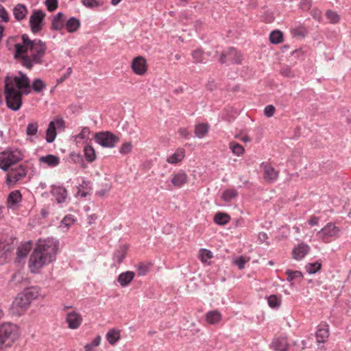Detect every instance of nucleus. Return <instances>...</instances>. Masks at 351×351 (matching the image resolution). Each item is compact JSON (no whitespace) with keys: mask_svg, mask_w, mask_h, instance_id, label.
Here are the masks:
<instances>
[{"mask_svg":"<svg viewBox=\"0 0 351 351\" xmlns=\"http://www.w3.org/2000/svg\"><path fill=\"white\" fill-rule=\"evenodd\" d=\"M23 44L15 45L16 58H21L22 64L31 69L34 64H40L46 52V44L40 40H31L27 35L21 37Z\"/></svg>","mask_w":351,"mask_h":351,"instance_id":"f257e3e1","label":"nucleus"},{"mask_svg":"<svg viewBox=\"0 0 351 351\" xmlns=\"http://www.w3.org/2000/svg\"><path fill=\"white\" fill-rule=\"evenodd\" d=\"M19 76L7 75L5 78V95L8 108L16 111L22 105L23 93H30V82L28 77L19 71Z\"/></svg>","mask_w":351,"mask_h":351,"instance_id":"f03ea898","label":"nucleus"},{"mask_svg":"<svg viewBox=\"0 0 351 351\" xmlns=\"http://www.w3.org/2000/svg\"><path fill=\"white\" fill-rule=\"evenodd\" d=\"M58 250V242L56 239H39L29 258V267L31 271L36 273L44 265L53 261Z\"/></svg>","mask_w":351,"mask_h":351,"instance_id":"7ed1b4c3","label":"nucleus"},{"mask_svg":"<svg viewBox=\"0 0 351 351\" xmlns=\"http://www.w3.org/2000/svg\"><path fill=\"white\" fill-rule=\"evenodd\" d=\"M19 336L18 327L11 323H4L0 326V350L4 347L10 346Z\"/></svg>","mask_w":351,"mask_h":351,"instance_id":"20e7f679","label":"nucleus"},{"mask_svg":"<svg viewBox=\"0 0 351 351\" xmlns=\"http://www.w3.org/2000/svg\"><path fill=\"white\" fill-rule=\"evenodd\" d=\"M16 243L14 238L0 235V261L5 262L11 257Z\"/></svg>","mask_w":351,"mask_h":351,"instance_id":"39448f33","label":"nucleus"},{"mask_svg":"<svg viewBox=\"0 0 351 351\" xmlns=\"http://www.w3.org/2000/svg\"><path fill=\"white\" fill-rule=\"evenodd\" d=\"M23 158V155L19 150H6L0 153V168L7 171L10 167Z\"/></svg>","mask_w":351,"mask_h":351,"instance_id":"423d86ee","label":"nucleus"},{"mask_svg":"<svg viewBox=\"0 0 351 351\" xmlns=\"http://www.w3.org/2000/svg\"><path fill=\"white\" fill-rule=\"evenodd\" d=\"M96 142L104 147L112 148L119 142V138L110 132H101L95 134Z\"/></svg>","mask_w":351,"mask_h":351,"instance_id":"0eeeda50","label":"nucleus"},{"mask_svg":"<svg viewBox=\"0 0 351 351\" xmlns=\"http://www.w3.org/2000/svg\"><path fill=\"white\" fill-rule=\"evenodd\" d=\"M45 12L41 10H34L29 16V26L32 32L38 33L44 26Z\"/></svg>","mask_w":351,"mask_h":351,"instance_id":"6e6552de","label":"nucleus"},{"mask_svg":"<svg viewBox=\"0 0 351 351\" xmlns=\"http://www.w3.org/2000/svg\"><path fill=\"white\" fill-rule=\"evenodd\" d=\"M27 175V170L23 165L11 168L7 174L6 183L8 186L14 185L17 182L24 178Z\"/></svg>","mask_w":351,"mask_h":351,"instance_id":"1a4fd4ad","label":"nucleus"},{"mask_svg":"<svg viewBox=\"0 0 351 351\" xmlns=\"http://www.w3.org/2000/svg\"><path fill=\"white\" fill-rule=\"evenodd\" d=\"M339 231V228L335 224L328 223L317 232V236H319V239L324 242L327 243L328 242L329 237H338Z\"/></svg>","mask_w":351,"mask_h":351,"instance_id":"9d476101","label":"nucleus"},{"mask_svg":"<svg viewBox=\"0 0 351 351\" xmlns=\"http://www.w3.org/2000/svg\"><path fill=\"white\" fill-rule=\"evenodd\" d=\"M227 60L232 63L239 64L242 60V56L234 48H230L221 54L219 61L224 64Z\"/></svg>","mask_w":351,"mask_h":351,"instance_id":"9b49d317","label":"nucleus"},{"mask_svg":"<svg viewBox=\"0 0 351 351\" xmlns=\"http://www.w3.org/2000/svg\"><path fill=\"white\" fill-rule=\"evenodd\" d=\"M30 304L29 300L26 297H23V293L21 292L13 301L12 307L15 309L14 313L21 315L26 311Z\"/></svg>","mask_w":351,"mask_h":351,"instance_id":"f8f14e48","label":"nucleus"},{"mask_svg":"<svg viewBox=\"0 0 351 351\" xmlns=\"http://www.w3.org/2000/svg\"><path fill=\"white\" fill-rule=\"evenodd\" d=\"M132 69L138 75H143L147 70L146 60L142 56L135 58L132 62Z\"/></svg>","mask_w":351,"mask_h":351,"instance_id":"ddd939ff","label":"nucleus"},{"mask_svg":"<svg viewBox=\"0 0 351 351\" xmlns=\"http://www.w3.org/2000/svg\"><path fill=\"white\" fill-rule=\"evenodd\" d=\"M66 322L69 328L77 329L82 322V317L78 312L71 311L66 313Z\"/></svg>","mask_w":351,"mask_h":351,"instance_id":"4468645a","label":"nucleus"},{"mask_svg":"<svg viewBox=\"0 0 351 351\" xmlns=\"http://www.w3.org/2000/svg\"><path fill=\"white\" fill-rule=\"evenodd\" d=\"M329 336L328 325L326 324H320L317 326L315 333V337L318 343H324Z\"/></svg>","mask_w":351,"mask_h":351,"instance_id":"2eb2a0df","label":"nucleus"},{"mask_svg":"<svg viewBox=\"0 0 351 351\" xmlns=\"http://www.w3.org/2000/svg\"><path fill=\"white\" fill-rule=\"evenodd\" d=\"M22 196L19 191L11 192L7 199V205L9 208L15 209L21 201Z\"/></svg>","mask_w":351,"mask_h":351,"instance_id":"dca6fc26","label":"nucleus"},{"mask_svg":"<svg viewBox=\"0 0 351 351\" xmlns=\"http://www.w3.org/2000/svg\"><path fill=\"white\" fill-rule=\"evenodd\" d=\"M66 18L62 12H58L51 19V28L55 30H61L65 25Z\"/></svg>","mask_w":351,"mask_h":351,"instance_id":"f3484780","label":"nucleus"},{"mask_svg":"<svg viewBox=\"0 0 351 351\" xmlns=\"http://www.w3.org/2000/svg\"><path fill=\"white\" fill-rule=\"evenodd\" d=\"M309 251V246L305 243L299 244L293 250V258L295 260H301Z\"/></svg>","mask_w":351,"mask_h":351,"instance_id":"a211bd4d","label":"nucleus"},{"mask_svg":"<svg viewBox=\"0 0 351 351\" xmlns=\"http://www.w3.org/2000/svg\"><path fill=\"white\" fill-rule=\"evenodd\" d=\"M135 274L133 271H127L120 274L118 276L117 281L122 287L128 286L134 278Z\"/></svg>","mask_w":351,"mask_h":351,"instance_id":"6ab92c4d","label":"nucleus"},{"mask_svg":"<svg viewBox=\"0 0 351 351\" xmlns=\"http://www.w3.org/2000/svg\"><path fill=\"white\" fill-rule=\"evenodd\" d=\"M38 160L40 163L46 164L50 167L58 166L60 162V158L53 154L41 156L39 158Z\"/></svg>","mask_w":351,"mask_h":351,"instance_id":"aec40b11","label":"nucleus"},{"mask_svg":"<svg viewBox=\"0 0 351 351\" xmlns=\"http://www.w3.org/2000/svg\"><path fill=\"white\" fill-rule=\"evenodd\" d=\"M188 176L184 171H179L173 175L171 182L174 186L181 187L187 182Z\"/></svg>","mask_w":351,"mask_h":351,"instance_id":"412c9836","label":"nucleus"},{"mask_svg":"<svg viewBox=\"0 0 351 351\" xmlns=\"http://www.w3.org/2000/svg\"><path fill=\"white\" fill-rule=\"evenodd\" d=\"M278 177V173L271 165L264 166V179L266 182H272Z\"/></svg>","mask_w":351,"mask_h":351,"instance_id":"4be33fe9","label":"nucleus"},{"mask_svg":"<svg viewBox=\"0 0 351 351\" xmlns=\"http://www.w3.org/2000/svg\"><path fill=\"white\" fill-rule=\"evenodd\" d=\"M53 195L56 197L58 203H62L65 201L67 192L66 190L62 186H55L51 191Z\"/></svg>","mask_w":351,"mask_h":351,"instance_id":"5701e85b","label":"nucleus"},{"mask_svg":"<svg viewBox=\"0 0 351 351\" xmlns=\"http://www.w3.org/2000/svg\"><path fill=\"white\" fill-rule=\"evenodd\" d=\"M27 14V10L23 4L19 3L13 9V15L19 21L25 19Z\"/></svg>","mask_w":351,"mask_h":351,"instance_id":"b1692460","label":"nucleus"},{"mask_svg":"<svg viewBox=\"0 0 351 351\" xmlns=\"http://www.w3.org/2000/svg\"><path fill=\"white\" fill-rule=\"evenodd\" d=\"M185 156V152L183 149H178L173 154L169 156L167 162L170 164H177L181 162Z\"/></svg>","mask_w":351,"mask_h":351,"instance_id":"393cba45","label":"nucleus"},{"mask_svg":"<svg viewBox=\"0 0 351 351\" xmlns=\"http://www.w3.org/2000/svg\"><path fill=\"white\" fill-rule=\"evenodd\" d=\"M221 319V314L218 310H213L206 314V320L210 324H218Z\"/></svg>","mask_w":351,"mask_h":351,"instance_id":"a878e982","label":"nucleus"},{"mask_svg":"<svg viewBox=\"0 0 351 351\" xmlns=\"http://www.w3.org/2000/svg\"><path fill=\"white\" fill-rule=\"evenodd\" d=\"M64 26L69 33L75 32L80 26V21L75 17H71L65 22Z\"/></svg>","mask_w":351,"mask_h":351,"instance_id":"bb28decb","label":"nucleus"},{"mask_svg":"<svg viewBox=\"0 0 351 351\" xmlns=\"http://www.w3.org/2000/svg\"><path fill=\"white\" fill-rule=\"evenodd\" d=\"M23 297H26L30 302L38 298L39 295V289L38 287H32L24 289L23 291Z\"/></svg>","mask_w":351,"mask_h":351,"instance_id":"cd10ccee","label":"nucleus"},{"mask_svg":"<svg viewBox=\"0 0 351 351\" xmlns=\"http://www.w3.org/2000/svg\"><path fill=\"white\" fill-rule=\"evenodd\" d=\"M272 348L276 351H287L288 343L285 339H275L271 343Z\"/></svg>","mask_w":351,"mask_h":351,"instance_id":"c85d7f7f","label":"nucleus"},{"mask_svg":"<svg viewBox=\"0 0 351 351\" xmlns=\"http://www.w3.org/2000/svg\"><path fill=\"white\" fill-rule=\"evenodd\" d=\"M208 130L209 125L207 123H199L195 127V136L202 138L207 134Z\"/></svg>","mask_w":351,"mask_h":351,"instance_id":"c756f323","label":"nucleus"},{"mask_svg":"<svg viewBox=\"0 0 351 351\" xmlns=\"http://www.w3.org/2000/svg\"><path fill=\"white\" fill-rule=\"evenodd\" d=\"M84 153L86 160L89 162H93L96 160L97 156L95 150L90 145H86L84 148Z\"/></svg>","mask_w":351,"mask_h":351,"instance_id":"7c9ffc66","label":"nucleus"},{"mask_svg":"<svg viewBox=\"0 0 351 351\" xmlns=\"http://www.w3.org/2000/svg\"><path fill=\"white\" fill-rule=\"evenodd\" d=\"M229 148L237 156H241L245 153V149L243 146L235 141H231L229 143Z\"/></svg>","mask_w":351,"mask_h":351,"instance_id":"2f4dec72","label":"nucleus"},{"mask_svg":"<svg viewBox=\"0 0 351 351\" xmlns=\"http://www.w3.org/2000/svg\"><path fill=\"white\" fill-rule=\"evenodd\" d=\"M128 247L125 245L120 246L114 254V259L120 264L125 257Z\"/></svg>","mask_w":351,"mask_h":351,"instance_id":"473e14b6","label":"nucleus"},{"mask_svg":"<svg viewBox=\"0 0 351 351\" xmlns=\"http://www.w3.org/2000/svg\"><path fill=\"white\" fill-rule=\"evenodd\" d=\"M56 127L53 126V123H49L46 131V141L47 143H52L56 137Z\"/></svg>","mask_w":351,"mask_h":351,"instance_id":"72a5a7b5","label":"nucleus"},{"mask_svg":"<svg viewBox=\"0 0 351 351\" xmlns=\"http://www.w3.org/2000/svg\"><path fill=\"white\" fill-rule=\"evenodd\" d=\"M32 248V243L27 242L22 244L20 247H19L17 250V256L19 258H25L27 254L29 252Z\"/></svg>","mask_w":351,"mask_h":351,"instance_id":"f704fd0d","label":"nucleus"},{"mask_svg":"<svg viewBox=\"0 0 351 351\" xmlns=\"http://www.w3.org/2000/svg\"><path fill=\"white\" fill-rule=\"evenodd\" d=\"M238 195V192L234 189H228L223 191L221 195V199L224 202H230L232 199L236 198Z\"/></svg>","mask_w":351,"mask_h":351,"instance_id":"c9c22d12","label":"nucleus"},{"mask_svg":"<svg viewBox=\"0 0 351 351\" xmlns=\"http://www.w3.org/2000/svg\"><path fill=\"white\" fill-rule=\"evenodd\" d=\"M230 220V216L224 213H217L214 217V221L219 225H225L228 223Z\"/></svg>","mask_w":351,"mask_h":351,"instance_id":"e433bc0d","label":"nucleus"},{"mask_svg":"<svg viewBox=\"0 0 351 351\" xmlns=\"http://www.w3.org/2000/svg\"><path fill=\"white\" fill-rule=\"evenodd\" d=\"M120 338L119 332L114 329L110 330L106 334V339L111 345L114 344Z\"/></svg>","mask_w":351,"mask_h":351,"instance_id":"4c0bfd02","label":"nucleus"},{"mask_svg":"<svg viewBox=\"0 0 351 351\" xmlns=\"http://www.w3.org/2000/svg\"><path fill=\"white\" fill-rule=\"evenodd\" d=\"M38 123L36 121H32L27 124L26 128V134L29 136H34L37 134Z\"/></svg>","mask_w":351,"mask_h":351,"instance_id":"58836bf2","label":"nucleus"},{"mask_svg":"<svg viewBox=\"0 0 351 351\" xmlns=\"http://www.w3.org/2000/svg\"><path fill=\"white\" fill-rule=\"evenodd\" d=\"M285 274L287 275V280L289 282L293 281L294 279H302L303 277L302 272L297 270L287 269Z\"/></svg>","mask_w":351,"mask_h":351,"instance_id":"ea45409f","label":"nucleus"},{"mask_svg":"<svg viewBox=\"0 0 351 351\" xmlns=\"http://www.w3.org/2000/svg\"><path fill=\"white\" fill-rule=\"evenodd\" d=\"M322 264L319 262L308 263L306 265V271L310 274H313L321 269Z\"/></svg>","mask_w":351,"mask_h":351,"instance_id":"a19ab883","label":"nucleus"},{"mask_svg":"<svg viewBox=\"0 0 351 351\" xmlns=\"http://www.w3.org/2000/svg\"><path fill=\"white\" fill-rule=\"evenodd\" d=\"M282 34L280 31H273L269 36L271 43L274 44H278L282 41Z\"/></svg>","mask_w":351,"mask_h":351,"instance_id":"79ce46f5","label":"nucleus"},{"mask_svg":"<svg viewBox=\"0 0 351 351\" xmlns=\"http://www.w3.org/2000/svg\"><path fill=\"white\" fill-rule=\"evenodd\" d=\"M101 339V338L99 335L97 336L90 343H87L84 346V351H96L95 348L100 344Z\"/></svg>","mask_w":351,"mask_h":351,"instance_id":"37998d69","label":"nucleus"},{"mask_svg":"<svg viewBox=\"0 0 351 351\" xmlns=\"http://www.w3.org/2000/svg\"><path fill=\"white\" fill-rule=\"evenodd\" d=\"M46 88L45 83L40 78H36L32 83V88L35 92L40 93Z\"/></svg>","mask_w":351,"mask_h":351,"instance_id":"c03bdc74","label":"nucleus"},{"mask_svg":"<svg viewBox=\"0 0 351 351\" xmlns=\"http://www.w3.org/2000/svg\"><path fill=\"white\" fill-rule=\"evenodd\" d=\"M150 266V263H145L142 262L138 263L137 265L138 274L139 276L146 275L149 271Z\"/></svg>","mask_w":351,"mask_h":351,"instance_id":"a18cd8bd","label":"nucleus"},{"mask_svg":"<svg viewBox=\"0 0 351 351\" xmlns=\"http://www.w3.org/2000/svg\"><path fill=\"white\" fill-rule=\"evenodd\" d=\"M199 256L203 263H209V261L213 257V254L208 250L202 249L199 252Z\"/></svg>","mask_w":351,"mask_h":351,"instance_id":"49530a36","label":"nucleus"},{"mask_svg":"<svg viewBox=\"0 0 351 351\" xmlns=\"http://www.w3.org/2000/svg\"><path fill=\"white\" fill-rule=\"evenodd\" d=\"M326 18L331 23H337L339 21L340 16L335 11L328 10L326 13Z\"/></svg>","mask_w":351,"mask_h":351,"instance_id":"de8ad7c7","label":"nucleus"},{"mask_svg":"<svg viewBox=\"0 0 351 351\" xmlns=\"http://www.w3.org/2000/svg\"><path fill=\"white\" fill-rule=\"evenodd\" d=\"M194 62L201 63L204 60V51L201 49H197L192 52Z\"/></svg>","mask_w":351,"mask_h":351,"instance_id":"09e8293b","label":"nucleus"},{"mask_svg":"<svg viewBox=\"0 0 351 351\" xmlns=\"http://www.w3.org/2000/svg\"><path fill=\"white\" fill-rule=\"evenodd\" d=\"M280 73L282 76L286 77L292 78L295 76L294 71L292 70L291 67L288 65L283 66L281 68Z\"/></svg>","mask_w":351,"mask_h":351,"instance_id":"8fccbe9b","label":"nucleus"},{"mask_svg":"<svg viewBox=\"0 0 351 351\" xmlns=\"http://www.w3.org/2000/svg\"><path fill=\"white\" fill-rule=\"evenodd\" d=\"M250 261L249 257L241 256L234 259V263L238 267L239 269H243L245 267V264Z\"/></svg>","mask_w":351,"mask_h":351,"instance_id":"3c124183","label":"nucleus"},{"mask_svg":"<svg viewBox=\"0 0 351 351\" xmlns=\"http://www.w3.org/2000/svg\"><path fill=\"white\" fill-rule=\"evenodd\" d=\"M268 304L271 308L278 307L280 305L281 300L275 295H270L267 299Z\"/></svg>","mask_w":351,"mask_h":351,"instance_id":"603ef678","label":"nucleus"},{"mask_svg":"<svg viewBox=\"0 0 351 351\" xmlns=\"http://www.w3.org/2000/svg\"><path fill=\"white\" fill-rule=\"evenodd\" d=\"M75 221V219L71 216H66L61 222V228H66L68 229Z\"/></svg>","mask_w":351,"mask_h":351,"instance_id":"864d4df0","label":"nucleus"},{"mask_svg":"<svg viewBox=\"0 0 351 351\" xmlns=\"http://www.w3.org/2000/svg\"><path fill=\"white\" fill-rule=\"evenodd\" d=\"M45 5L49 11L53 12L58 8V0H46Z\"/></svg>","mask_w":351,"mask_h":351,"instance_id":"5fc2aeb1","label":"nucleus"},{"mask_svg":"<svg viewBox=\"0 0 351 351\" xmlns=\"http://www.w3.org/2000/svg\"><path fill=\"white\" fill-rule=\"evenodd\" d=\"M132 143L127 142V143H123L121 145L119 152L122 154H127L132 151Z\"/></svg>","mask_w":351,"mask_h":351,"instance_id":"6e6d98bb","label":"nucleus"},{"mask_svg":"<svg viewBox=\"0 0 351 351\" xmlns=\"http://www.w3.org/2000/svg\"><path fill=\"white\" fill-rule=\"evenodd\" d=\"M276 108L273 105H268L264 109V114L267 117H271L274 114Z\"/></svg>","mask_w":351,"mask_h":351,"instance_id":"4d7b16f0","label":"nucleus"},{"mask_svg":"<svg viewBox=\"0 0 351 351\" xmlns=\"http://www.w3.org/2000/svg\"><path fill=\"white\" fill-rule=\"evenodd\" d=\"M50 123H53V126L56 127V130L62 129L64 128V121L61 117H57Z\"/></svg>","mask_w":351,"mask_h":351,"instance_id":"13d9d810","label":"nucleus"},{"mask_svg":"<svg viewBox=\"0 0 351 351\" xmlns=\"http://www.w3.org/2000/svg\"><path fill=\"white\" fill-rule=\"evenodd\" d=\"M90 134V130L87 128H84L82 130L81 132L75 136V138L86 139L88 138Z\"/></svg>","mask_w":351,"mask_h":351,"instance_id":"bf43d9fd","label":"nucleus"},{"mask_svg":"<svg viewBox=\"0 0 351 351\" xmlns=\"http://www.w3.org/2000/svg\"><path fill=\"white\" fill-rule=\"evenodd\" d=\"M0 18L4 22H8L9 21L8 14L4 7L0 4Z\"/></svg>","mask_w":351,"mask_h":351,"instance_id":"052dcab7","label":"nucleus"},{"mask_svg":"<svg viewBox=\"0 0 351 351\" xmlns=\"http://www.w3.org/2000/svg\"><path fill=\"white\" fill-rule=\"evenodd\" d=\"M82 3L87 8H94L99 5L97 0H82Z\"/></svg>","mask_w":351,"mask_h":351,"instance_id":"680f3d73","label":"nucleus"},{"mask_svg":"<svg viewBox=\"0 0 351 351\" xmlns=\"http://www.w3.org/2000/svg\"><path fill=\"white\" fill-rule=\"evenodd\" d=\"M72 69L71 67L67 69V71L65 74H64L60 78L57 80L58 84L62 83L66 78L69 77V76L71 74Z\"/></svg>","mask_w":351,"mask_h":351,"instance_id":"e2e57ef3","label":"nucleus"},{"mask_svg":"<svg viewBox=\"0 0 351 351\" xmlns=\"http://www.w3.org/2000/svg\"><path fill=\"white\" fill-rule=\"evenodd\" d=\"M300 7L303 10H308L311 8V1L310 0H302L300 3Z\"/></svg>","mask_w":351,"mask_h":351,"instance_id":"0e129e2a","label":"nucleus"},{"mask_svg":"<svg viewBox=\"0 0 351 351\" xmlns=\"http://www.w3.org/2000/svg\"><path fill=\"white\" fill-rule=\"evenodd\" d=\"M178 133L185 138H189V132L184 128H180L178 130Z\"/></svg>","mask_w":351,"mask_h":351,"instance_id":"69168bd1","label":"nucleus"},{"mask_svg":"<svg viewBox=\"0 0 351 351\" xmlns=\"http://www.w3.org/2000/svg\"><path fill=\"white\" fill-rule=\"evenodd\" d=\"M319 218L318 217H312L308 221L311 226L317 225L319 223Z\"/></svg>","mask_w":351,"mask_h":351,"instance_id":"338daca9","label":"nucleus"},{"mask_svg":"<svg viewBox=\"0 0 351 351\" xmlns=\"http://www.w3.org/2000/svg\"><path fill=\"white\" fill-rule=\"evenodd\" d=\"M312 16L316 20H319L321 18V12L318 10H313L312 11Z\"/></svg>","mask_w":351,"mask_h":351,"instance_id":"774afa93","label":"nucleus"}]
</instances>
